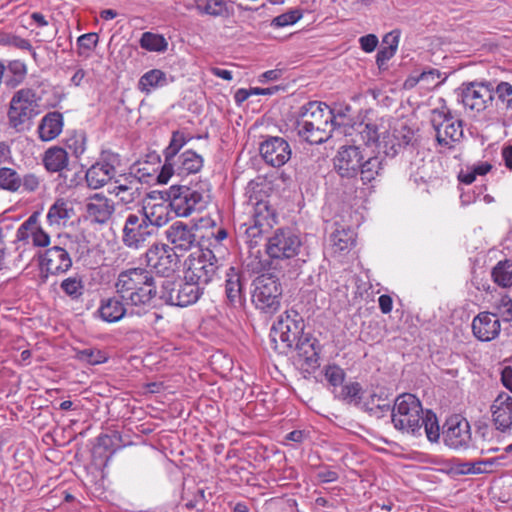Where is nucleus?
Returning <instances> with one entry per match:
<instances>
[{"label":"nucleus","instance_id":"nucleus-1","mask_svg":"<svg viewBox=\"0 0 512 512\" xmlns=\"http://www.w3.org/2000/svg\"><path fill=\"white\" fill-rule=\"evenodd\" d=\"M392 422L397 430L412 436H421L424 430L430 442H437L440 427L436 415L427 410L424 412L420 400L411 393L399 395L392 409Z\"/></svg>","mask_w":512,"mask_h":512},{"label":"nucleus","instance_id":"nucleus-2","mask_svg":"<svg viewBox=\"0 0 512 512\" xmlns=\"http://www.w3.org/2000/svg\"><path fill=\"white\" fill-rule=\"evenodd\" d=\"M115 291L132 311L139 314L151 305L157 295V286L150 271L134 267L118 274Z\"/></svg>","mask_w":512,"mask_h":512},{"label":"nucleus","instance_id":"nucleus-3","mask_svg":"<svg viewBox=\"0 0 512 512\" xmlns=\"http://www.w3.org/2000/svg\"><path fill=\"white\" fill-rule=\"evenodd\" d=\"M303 327V320L297 311H285L273 324L270 331V341L273 350L279 354L287 355L296 346L299 355L305 357L306 360L316 359L317 352L313 344H309L310 350H307V343L298 342Z\"/></svg>","mask_w":512,"mask_h":512},{"label":"nucleus","instance_id":"nucleus-4","mask_svg":"<svg viewBox=\"0 0 512 512\" xmlns=\"http://www.w3.org/2000/svg\"><path fill=\"white\" fill-rule=\"evenodd\" d=\"M334 112L323 102L311 101L301 107L298 119V135L310 144L327 141L334 129Z\"/></svg>","mask_w":512,"mask_h":512},{"label":"nucleus","instance_id":"nucleus-5","mask_svg":"<svg viewBox=\"0 0 512 512\" xmlns=\"http://www.w3.org/2000/svg\"><path fill=\"white\" fill-rule=\"evenodd\" d=\"M39 98L32 88H21L11 97L7 119L9 128L23 132L26 126L39 114Z\"/></svg>","mask_w":512,"mask_h":512},{"label":"nucleus","instance_id":"nucleus-6","mask_svg":"<svg viewBox=\"0 0 512 512\" xmlns=\"http://www.w3.org/2000/svg\"><path fill=\"white\" fill-rule=\"evenodd\" d=\"M277 223V213L269 200L261 199L252 202V210L247 221L241 223L239 230L245 241L257 245L262 236L269 232Z\"/></svg>","mask_w":512,"mask_h":512},{"label":"nucleus","instance_id":"nucleus-7","mask_svg":"<svg viewBox=\"0 0 512 512\" xmlns=\"http://www.w3.org/2000/svg\"><path fill=\"white\" fill-rule=\"evenodd\" d=\"M218 260L209 248H197L192 251L184 262V279L203 287L216 276Z\"/></svg>","mask_w":512,"mask_h":512},{"label":"nucleus","instance_id":"nucleus-8","mask_svg":"<svg viewBox=\"0 0 512 512\" xmlns=\"http://www.w3.org/2000/svg\"><path fill=\"white\" fill-rule=\"evenodd\" d=\"M252 302L257 309L274 313L280 307L282 287L279 279L271 274H262L254 282Z\"/></svg>","mask_w":512,"mask_h":512},{"label":"nucleus","instance_id":"nucleus-9","mask_svg":"<svg viewBox=\"0 0 512 512\" xmlns=\"http://www.w3.org/2000/svg\"><path fill=\"white\" fill-rule=\"evenodd\" d=\"M301 246L300 237L290 228H278L267 239L265 252L271 260L285 261L295 258Z\"/></svg>","mask_w":512,"mask_h":512},{"label":"nucleus","instance_id":"nucleus-10","mask_svg":"<svg viewBox=\"0 0 512 512\" xmlns=\"http://www.w3.org/2000/svg\"><path fill=\"white\" fill-rule=\"evenodd\" d=\"M431 122L436 131V139L439 145L451 149L454 147V143L462 139V122L454 119L446 107L433 110Z\"/></svg>","mask_w":512,"mask_h":512},{"label":"nucleus","instance_id":"nucleus-11","mask_svg":"<svg viewBox=\"0 0 512 512\" xmlns=\"http://www.w3.org/2000/svg\"><path fill=\"white\" fill-rule=\"evenodd\" d=\"M167 195L171 210L178 217H188L206 206L203 193L188 186H171Z\"/></svg>","mask_w":512,"mask_h":512},{"label":"nucleus","instance_id":"nucleus-12","mask_svg":"<svg viewBox=\"0 0 512 512\" xmlns=\"http://www.w3.org/2000/svg\"><path fill=\"white\" fill-rule=\"evenodd\" d=\"M204 287L186 281L176 285L174 282L165 281L162 290V299L170 305L186 307L196 303L203 294Z\"/></svg>","mask_w":512,"mask_h":512},{"label":"nucleus","instance_id":"nucleus-13","mask_svg":"<svg viewBox=\"0 0 512 512\" xmlns=\"http://www.w3.org/2000/svg\"><path fill=\"white\" fill-rule=\"evenodd\" d=\"M147 265L156 273L169 277L178 268V255L172 247L166 244L152 245L146 252Z\"/></svg>","mask_w":512,"mask_h":512},{"label":"nucleus","instance_id":"nucleus-14","mask_svg":"<svg viewBox=\"0 0 512 512\" xmlns=\"http://www.w3.org/2000/svg\"><path fill=\"white\" fill-rule=\"evenodd\" d=\"M493 91L494 86L488 81L463 84L462 103L472 111H484L494 99Z\"/></svg>","mask_w":512,"mask_h":512},{"label":"nucleus","instance_id":"nucleus-15","mask_svg":"<svg viewBox=\"0 0 512 512\" xmlns=\"http://www.w3.org/2000/svg\"><path fill=\"white\" fill-rule=\"evenodd\" d=\"M170 201L162 192L152 191L143 204V217L151 226L162 227L170 220Z\"/></svg>","mask_w":512,"mask_h":512},{"label":"nucleus","instance_id":"nucleus-16","mask_svg":"<svg viewBox=\"0 0 512 512\" xmlns=\"http://www.w3.org/2000/svg\"><path fill=\"white\" fill-rule=\"evenodd\" d=\"M153 229L147 220L138 214H129L123 228V242L129 248H139L152 235Z\"/></svg>","mask_w":512,"mask_h":512},{"label":"nucleus","instance_id":"nucleus-17","mask_svg":"<svg viewBox=\"0 0 512 512\" xmlns=\"http://www.w3.org/2000/svg\"><path fill=\"white\" fill-rule=\"evenodd\" d=\"M39 266L46 279L49 275L57 276L66 273L72 267V259L66 249L53 246L40 256Z\"/></svg>","mask_w":512,"mask_h":512},{"label":"nucleus","instance_id":"nucleus-18","mask_svg":"<svg viewBox=\"0 0 512 512\" xmlns=\"http://www.w3.org/2000/svg\"><path fill=\"white\" fill-rule=\"evenodd\" d=\"M383 129V136L380 144V149L387 156H395L399 153L402 147H405L411 141V130L403 123L391 127H386L384 122L381 123Z\"/></svg>","mask_w":512,"mask_h":512},{"label":"nucleus","instance_id":"nucleus-19","mask_svg":"<svg viewBox=\"0 0 512 512\" xmlns=\"http://www.w3.org/2000/svg\"><path fill=\"white\" fill-rule=\"evenodd\" d=\"M443 439L446 446L454 450L467 449L471 442L470 425L467 420L453 417L447 420Z\"/></svg>","mask_w":512,"mask_h":512},{"label":"nucleus","instance_id":"nucleus-20","mask_svg":"<svg viewBox=\"0 0 512 512\" xmlns=\"http://www.w3.org/2000/svg\"><path fill=\"white\" fill-rule=\"evenodd\" d=\"M31 243L34 247L44 248L50 244V235L39 224V212L32 213L17 229L16 240Z\"/></svg>","mask_w":512,"mask_h":512},{"label":"nucleus","instance_id":"nucleus-21","mask_svg":"<svg viewBox=\"0 0 512 512\" xmlns=\"http://www.w3.org/2000/svg\"><path fill=\"white\" fill-rule=\"evenodd\" d=\"M472 333L482 342H490L496 339L501 332V322L497 313L483 311L472 320Z\"/></svg>","mask_w":512,"mask_h":512},{"label":"nucleus","instance_id":"nucleus-22","mask_svg":"<svg viewBox=\"0 0 512 512\" xmlns=\"http://www.w3.org/2000/svg\"><path fill=\"white\" fill-rule=\"evenodd\" d=\"M260 153L265 162L273 167L283 166L291 157L288 142L281 137H270L260 145Z\"/></svg>","mask_w":512,"mask_h":512},{"label":"nucleus","instance_id":"nucleus-23","mask_svg":"<svg viewBox=\"0 0 512 512\" xmlns=\"http://www.w3.org/2000/svg\"><path fill=\"white\" fill-rule=\"evenodd\" d=\"M363 158L359 147H342L334 158V168L342 177H355L358 174Z\"/></svg>","mask_w":512,"mask_h":512},{"label":"nucleus","instance_id":"nucleus-24","mask_svg":"<svg viewBox=\"0 0 512 512\" xmlns=\"http://www.w3.org/2000/svg\"><path fill=\"white\" fill-rule=\"evenodd\" d=\"M492 422L497 430L506 432L512 428V396L500 392L491 405Z\"/></svg>","mask_w":512,"mask_h":512},{"label":"nucleus","instance_id":"nucleus-25","mask_svg":"<svg viewBox=\"0 0 512 512\" xmlns=\"http://www.w3.org/2000/svg\"><path fill=\"white\" fill-rule=\"evenodd\" d=\"M166 237L172 248L180 251L190 250L196 243L197 237L194 228L189 225L176 221L166 230Z\"/></svg>","mask_w":512,"mask_h":512},{"label":"nucleus","instance_id":"nucleus-26","mask_svg":"<svg viewBox=\"0 0 512 512\" xmlns=\"http://www.w3.org/2000/svg\"><path fill=\"white\" fill-rule=\"evenodd\" d=\"M114 211V202L102 193H96L87 199L86 213L88 218L94 222L107 223Z\"/></svg>","mask_w":512,"mask_h":512},{"label":"nucleus","instance_id":"nucleus-27","mask_svg":"<svg viewBox=\"0 0 512 512\" xmlns=\"http://www.w3.org/2000/svg\"><path fill=\"white\" fill-rule=\"evenodd\" d=\"M116 174L114 165L107 161H99L93 164L85 174L87 185L92 189L105 186Z\"/></svg>","mask_w":512,"mask_h":512},{"label":"nucleus","instance_id":"nucleus-28","mask_svg":"<svg viewBox=\"0 0 512 512\" xmlns=\"http://www.w3.org/2000/svg\"><path fill=\"white\" fill-rule=\"evenodd\" d=\"M63 126V115L57 111L49 112L38 125V137L44 142L52 141L61 134Z\"/></svg>","mask_w":512,"mask_h":512},{"label":"nucleus","instance_id":"nucleus-29","mask_svg":"<svg viewBox=\"0 0 512 512\" xmlns=\"http://www.w3.org/2000/svg\"><path fill=\"white\" fill-rule=\"evenodd\" d=\"M127 306L119 297H109L101 301L98 308V314L101 320L107 323H116L126 315Z\"/></svg>","mask_w":512,"mask_h":512},{"label":"nucleus","instance_id":"nucleus-30","mask_svg":"<svg viewBox=\"0 0 512 512\" xmlns=\"http://www.w3.org/2000/svg\"><path fill=\"white\" fill-rule=\"evenodd\" d=\"M42 162L48 172H62L69 166V155L65 148L54 145L44 152Z\"/></svg>","mask_w":512,"mask_h":512},{"label":"nucleus","instance_id":"nucleus-31","mask_svg":"<svg viewBox=\"0 0 512 512\" xmlns=\"http://www.w3.org/2000/svg\"><path fill=\"white\" fill-rule=\"evenodd\" d=\"M72 216L73 207L71 203L63 198H58L50 206L46 218L50 227L60 228L65 226Z\"/></svg>","mask_w":512,"mask_h":512},{"label":"nucleus","instance_id":"nucleus-32","mask_svg":"<svg viewBox=\"0 0 512 512\" xmlns=\"http://www.w3.org/2000/svg\"><path fill=\"white\" fill-rule=\"evenodd\" d=\"M141 182L137 178L125 180L124 183L117 184L113 187V193L121 203L129 205L137 201L141 196Z\"/></svg>","mask_w":512,"mask_h":512},{"label":"nucleus","instance_id":"nucleus-33","mask_svg":"<svg viewBox=\"0 0 512 512\" xmlns=\"http://www.w3.org/2000/svg\"><path fill=\"white\" fill-rule=\"evenodd\" d=\"M177 173L179 175L195 174L203 167V158L193 150H186L177 157Z\"/></svg>","mask_w":512,"mask_h":512},{"label":"nucleus","instance_id":"nucleus-34","mask_svg":"<svg viewBox=\"0 0 512 512\" xmlns=\"http://www.w3.org/2000/svg\"><path fill=\"white\" fill-rule=\"evenodd\" d=\"M196 10L203 15L227 18L232 14L225 0H196Z\"/></svg>","mask_w":512,"mask_h":512},{"label":"nucleus","instance_id":"nucleus-35","mask_svg":"<svg viewBox=\"0 0 512 512\" xmlns=\"http://www.w3.org/2000/svg\"><path fill=\"white\" fill-rule=\"evenodd\" d=\"M439 77L440 74L437 70L430 69L428 71L408 76L404 81L403 86L405 89H413L415 86L420 84L423 89H431L439 84Z\"/></svg>","mask_w":512,"mask_h":512},{"label":"nucleus","instance_id":"nucleus-36","mask_svg":"<svg viewBox=\"0 0 512 512\" xmlns=\"http://www.w3.org/2000/svg\"><path fill=\"white\" fill-rule=\"evenodd\" d=\"M492 281L501 288L512 287V260L504 259L496 263L491 270Z\"/></svg>","mask_w":512,"mask_h":512},{"label":"nucleus","instance_id":"nucleus-37","mask_svg":"<svg viewBox=\"0 0 512 512\" xmlns=\"http://www.w3.org/2000/svg\"><path fill=\"white\" fill-rule=\"evenodd\" d=\"M167 84L165 72L160 69H152L144 73L139 79L138 87L143 93L149 94L152 90Z\"/></svg>","mask_w":512,"mask_h":512},{"label":"nucleus","instance_id":"nucleus-38","mask_svg":"<svg viewBox=\"0 0 512 512\" xmlns=\"http://www.w3.org/2000/svg\"><path fill=\"white\" fill-rule=\"evenodd\" d=\"M64 144L72 156L79 159L87 150V135L84 131H71L67 134Z\"/></svg>","mask_w":512,"mask_h":512},{"label":"nucleus","instance_id":"nucleus-39","mask_svg":"<svg viewBox=\"0 0 512 512\" xmlns=\"http://www.w3.org/2000/svg\"><path fill=\"white\" fill-rule=\"evenodd\" d=\"M383 43L387 46L382 47L376 55V63L379 69H385L387 62L395 55L399 43L398 36L389 33L383 38Z\"/></svg>","mask_w":512,"mask_h":512},{"label":"nucleus","instance_id":"nucleus-40","mask_svg":"<svg viewBox=\"0 0 512 512\" xmlns=\"http://www.w3.org/2000/svg\"><path fill=\"white\" fill-rule=\"evenodd\" d=\"M232 274H227L225 281V293L227 299L232 305L241 304L243 300L242 285L240 282V276L234 273V269H230Z\"/></svg>","mask_w":512,"mask_h":512},{"label":"nucleus","instance_id":"nucleus-41","mask_svg":"<svg viewBox=\"0 0 512 512\" xmlns=\"http://www.w3.org/2000/svg\"><path fill=\"white\" fill-rule=\"evenodd\" d=\"M497 106L512 112V84L506 81L499 82L493 91Z\"/></svg>","mask_w":512,"mask_h":512},{"label":"nucleus","instance_id":"nucleus-42","mask_svg":"<svg viewBox=\"0 0 512 512\" xmlns=\"http://www.w3.org/2000/svg\"><path fill=\"white\" fill-rule=\"evenodd\" d=\"M382 170V161L379 157L374 156L368 158L365 162H361L359 173L364 184L370 183L377 178Z\"/></svg>","mask_w":512,"mask_h":512},{"label":"nucleus","instance_id":"nucleus-43","mask_svg":"<svg viewBox=\"0 0 512 512\" xmlns=\"http://www.w3.org/2000/svg\"><path fill=\"white\" fill-rule=\"evenodd\" d=\"M140 47L150 52H164L168 42L164 36L152 32H144L139 40Z\"/></svg>","mask_w":512,"mask_h":512},{"label":"nucleus","instance_id":"nucleus-44","mask_svg":"<svg viewBox=\"0 0 512 512\" xmlns=\"http://www.w3.org/2000/svg\"><path fill=\"white\" fill-rule=\"evenodd\" d=\"M22 186V180L16 170L9 167L0 168V189L17 192Z\"/></svg>","mask_w":512,"mask_h":512},{"label":"nucleus","instance_id":"nucleus-45","mask_svg":"<svg viewBox=\"0 0 512 512\" xmlns=\"http://www.w3.org/2000/svg\"><path fill=\"white\" fill-rule=\"evenodd\" d=\"M191 139L192 137L185 134L183 131H173L170 143L163 152L164 158L167 160L175 159L183 146L187 144Z\"/></svg>","mask_w":512,"mask_h":512},{"label":"nucleus","instance_id":"nucleus-46","mask_svg":"<svg viewBox=\"0 0 512 512\" xmlns=\"http://www.w3.org/2000/svg\"><path fill=\"white\" fill-rule=\"evenodd\" d=\"M60 287L62 291L72 299L80 298L84 292L83 279L79 275L65 278L61 282Z\"/></svg>","mask_w":512,"mask_h":512},{"label":"nucleus","instance_id":"nucleus-47","mask_svg":"<svg viewBox=\"0 0 512 512\" xmlns=\"http://www.w3.org/2000/svg\"><path fill=\"white\" fill-rule=\"evenodd\" d=\"M7 69L12 74V77L6 81V84L12 88L21 84L27 75V66L21 60L9 61Z\"/></svg>","mask_w":512,"mask_h":512},{"label":"nucleus","instance_id":"nucleus-48","mask_svg":"<svg viewBox=\"0 0 512 512\" xmlns=\"http://www.w3.org/2000/svg\"><path fill=\"white\" fill-rule=\"evenodd\" d=\"M360 135L366 145H376L380 148L383 136L381 125L378 126L377 124L368 123L364 126L363 130L360 131Z\"/></svg>","mask_w":512,"mask_h":512},{"label":"nucleus","instance_id":"nucleus-49","mask_svg":"<svg viewBox=\"0 0 512 512\" xmlns=\"http://www.w3.org/2000/svg\"><path fill=\"white\" fill-rule=\"evenodd\" d=\"M76 358L89 365H98L108 360L107 354L99 349H83L77 352Z\"/></svg>","mask_w":512,"mask_h":512},{"label":"nucleus","instance_id":"nucleus-50","mask_svg":"<svg viewBox=\"0 0 512 512\" xmlns=\"http://www.w3.org/2000/svg\"><path fill=\"white\" fill-rule=\"evenodd\" d=\"M303 16V13L300 9H293L281 15L275 17L271 25L276 28L286 27L289 25H293L298 22Z\"/></svg>","mask_w":512,"mask_h":512},{"label":"nucleus","instance_id":"nucleus-51","mask_svg":"<svg viewBox=\"0 0 512 512\" xmlns=\"http://www.w3.org/2000/svg\"><path fill=\"white\" fill-rule=\"evenodd\" d=\"M99 41V36L95 32L86 33L78 37L77 45L79 49V54L89 53L93 51Z\"/></svg>","mask_w":512,"mask_h":512},{"label":"nucleus","instance_id":"nucleus-52","mask_svg":"<svg viewBox=\"0 0 512 512\" xmlns=\"http://www.w3.org/2000/svg\"><path fill=\"white\" fill-rule=\"evenodd\" d=\"M496 312L506 322L512 321V298L508 295L502 296L494 306Z\"/></svg>","mask_w":512,"mask_h":512},{"label":"nucleus","instance_id":"nucleus-53","mask_svg":"<svg viewBox=\"0 0 512 512\" xmlns=\"http://www.w3.org/2000/svg\"><path fill=\"white\" fill-rule=\"evenodd\" d=\"M325 378L332 386L337 387L344 382L345 372L338 365H328L325 368Z\"/></svg>","mask_w":512,"mask_h":512},{"label":"nucleus","instance_id":"nucleus-54","mask_svg":"<svg viewBox=\"0 0 512 512\" xmlns=\"http://www.w3.org/2000/svg\"><path fill=\"white\" fill-rule=\"evenodd\" d=\"M362 394V387L359 383L353 382L342 388V397L349 402L359 403Z\"/></svg>","mask_w":512,"mask_h":512},{"label":"nucleus","instance_id":"nucleus-55","mask_svg":"<svg viewBox=\"0 0 512 512\" xmlns=\"http://www.w3.org/2000/svg\"><path fill=\"white\" fill-rule=\"evenodd\" d=\"M332 241L334 246L340 251L348 249L353 244L352 236L345 230H337L333 233Z\"/></svg>","mask_w":512,"mask_h":512},{"label":"nucleus","instance_id":"nucleus-56","mask_svg":"<svg viewBox=\"0 0 512 512\" xmlns=\"http://www.w3.org/2000/svg\"><path fill=\"white\" fill-rule=\"evenodd\" d=\"M177 164L175 159H165V162L161 168L160 173L157 176V182L159 184H167L174 172L176 171L174 166Z\"/></svg>","mask_w":512,"mask_h":512},{"label":"nucleus","instance_id":"nucleus-57","mask_svg":"<svg viewBox=\"0 0 512 512\" xmlns=\"http://www.w3.org/2000/svg\"><path fill=\"white\" fill-rule=\"evenodd\" d=\"M360 47L364 52L371 53L373 52L378 45V38L374 34H368L360 37L359 39Z\"/></svg>","mask_w":512,"mask_h":512},{"label":"nucleus","instance_id":"nucleus-58","mask_svg":"<svg viewBox=\"0 0 512 512\" xmlns=\"http://www.w3.org/2000/svg\"><path fill=\"white\" fill-rule=\"evenodd\" d=\"M21 180L22 186L27 192H34L39 188L40 178L33 173L26 174Z\"/></svg>","mask_w":512,"mask_h":512},{"label":"nucleus","instance_id":"nucleus-59","mask_svg":"<svg viewBox=\"0 0 512 512\" xmlns=\"http://www.w3.org/2000/svg\"><path fill=\"white\" fill-rule=\"evenodd\" d=\"M489 464L490 463L485 462V461H479V462H475V463H465L462 465V467H463L462 472L467 473V474L484 473L487 471L486 466Z\"/></svg>","mask_w":512,"mask_h":512},{"label":"nucleus","instance_id":"nucleus-60","mask_svg":"<svg viewBox=\"0 0 512 512\" xmlns=\"http://www.w3.org/2000/svg\"><path fill=\"white\" fill-rule=\"evenodd\" d=\"M339 478L338 473L331 469H322L317 473V479L321 483H331L337 481Z\"/></svg>","mask_w":512,"mask_h":512},{"label":"nucleus","instance_id":"nucleus-61","mask_svg":"<svg viewBox=\"0 0 512 512\" xmlns=\"http://www.w3.org/2000/svg\"><path fill=\"white\" fill-rule=\"evenodd\" d=\"M501 384L512 393V367L505 366L501 371Z\"/></svg>","mask_w":512,"mask_h":512},{"label":"nucleus","instance_id":"nucleus-62","mask_svg":"<svg viewBox=\"0 0 512 512\" xmlns=\"http://www.w3.org/2000/svg\"><path fill=\"white\" fill-rule=\"evenodd\" d=\"M379 308L383 314H388L392 311L393 308V300L387 295L383 294L378 298Z\"/></svg>","mask_w":512,"mask_h":512},{"label":"nucleus","instance_id":"nucleus-63","mask_svg":"<svg viewBox=\"0 0 512 512\" xmlns=\"http://www.w3.org/2000/svg\"><path fill=\"white\" fill-rule=\"evenodd\" d=\"M12 161V152L10 146L4 142H0V165L10 163Z\"/></svg>","mask_w":512,"mask_h":512},{"label":"nucleus","instance_id":"nucleus-64","mask_svg":"<svg viewBox=\"0 0 512 512\" xmlns=\"http://www.w3.org/2000/svg\"><path fill=\"white\" fill-rule=\"evenodd\" d=\"M502 158L504 160L505 166L509 170H512V144L503 147Z\"/></svg>","mask_w":512,"mask_h":512}]
</instances>
